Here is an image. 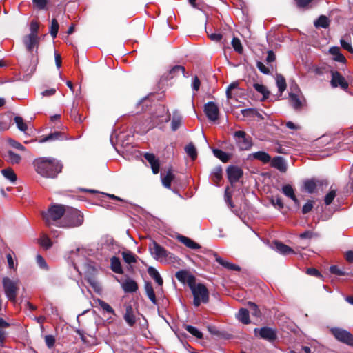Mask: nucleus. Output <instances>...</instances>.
I'll list each match as a JSON object with an SVG mask.
<instances>
[{
    "label": "nucleus",
    "instance_id": "nucleus-1",
    "mask_svg": "<svg viewBox=\"0 0 353 353\" xmlns=\"http://www.w3.org/2000/svg\"><path fill=\"white\" fill-rule=\"evenodd\" d=\"M33 165L36 172L46 178H55L61 172L62 164L52 157H39L36 159Z\"/></svg>",
    "mask_w": 353,
    "mask_h": 353
},
{
    "label": "nucleus",
    "instance_id": "nucleus-2",
    "mask_svg": "<svg viewBox=\"0 0 353 353\" xmlns=\"http://www.w3.org/2000/svg\"><path fill=\"white\" fill-rule=\"evenodd\" d=\"M83 223V215L77 209L67 207L65 215L59 224L60 228H75Z\"/></svg>",
    "mask_w": 353,
    "mask_h": 353
},
{
    "label": "nucleus",
    "instance_id": "nucleus-3",
    "mask_svg": "<svg viewBox=\"0 0 353 353\" xmlns=\"http://www.w3.org/2000/svg\"><path fill=\"white\" fill-rule=\"evenodd\" d=\"M67 207L59 205H52L46 212H42V217L48 225H54L59 227V224L63 218Z\"/></svg>",
    "mask_w": 353,
    "mask_h": 353
},
{
    "label": "nucleus",
    "instance_id": "nucleus-4",
    "mask_svg": "<svg viewBox=\"0 0 353 353\" xmlns=\"http://www.w3.org/2000/svg\"><path fill=\"white\" fill-rule=\"evenodd\" d=\"M190 288L194 296L193 304L194 306L198 307L201 303L208 302L209 292L203 284L194 283Z\"/></svg>",
    "mask_w": 353,
    "mask_h": 353
},
{
    "label": "nucleus",
    "instance_id": "nucleus-5",
    "mask_svg": "<svg viewBox=\"0 0 353 353\" xmlns=\"http://www.w3.org/2000/svg\"><path fill=\"white\" fill-rule=\"evenodd\" d=\"M2 285L6 296L10 301L14 302L20 287L19 280L3 277L2 279Z\"/></svg>",
    "mask_w": 353,
    "mask_h": 353
},
{
    "label": "nucleus",
    "instance_id": "nucleus-6",
    "mask_svg": "<svg viewBox=\"0 0 353 353\" xmlns=\"http://www.w3.org/2000/svg\"><path fill=\"white\" fill-rule=\"evenodd\" d=\"M234 137L240 150H247L251 148L252 145V139L244 131H236Z\"/></svg>",
    "mask_w": 353,
    "mask_h": 353
},
{
    "label": "nucleus",
    "instance_id": "nucleus-7",
    "mask_svg": "<svg viewBox=\"0 0 353 353\" xmlns=\"http://www.w3.org/2000/svg\"><path fill=\"white\" fill-rule=\"evenodd\" d=\"M149 250L154 258L161 261L165 260L170 254V253L168 252V251L164 248L161 246L154 241H152L150 243Z\"/></svg>",
    "mask_w": 353,
    "mask_h": 353
},
{
    "label": "nucleus",
    "instance_id": "nucleus-8",
    "mask_svg": "<svg viewBox=\"0 0 353 353\" xmlns=\"http://www.w3.org/2000/svg\"><path fill=\"white\" fill-rule=\"evenodd\" d=\"M331 332L337 340L349 345H353V335L350 332L336 327L332 328Z\"/></svg>",
    "mask_w": 353,
    "mask_h": 353
},
{
    "label": "nucleus",
    "instance_id": "nucleus-9",
    "mask_svg": "<svg viewBox=\"0 0 353 353\" xmlns=\"http://www.w3.org/2000/svg\"><path fill=\"white\" fill-rule=\"evenodd\" d=\"M204 112L210 121H216L218 120L219 109L214 102L210 101L205 104Z\"/></svg>",
    "mask_w": 353,
    "mask_h": 353
},
{
    "label": "nucleus",
    "instance_id": "nucleus-10",
    "mask_svg": "<svg viewBox=\"0 0 353 353\" xmlns=\"http://www.w3.org/2000/svg\"><path fill=\"white\" fill-rule=\"evenodd\" d=\"M332 79L330 81L331 85L333 88L340 87L343 90L348 88V83L345 78L337 71H331Z\"/></svg>",
    "mask_w": 353,
    "mask_h": 353
},
{
    "label": "nucleus",
    "instance_id": "nucleus-11",
    "mask_svg": "<svg viewBox=\"0 0 353 353\" xmlns=\"http://www.w3.org/2000/svg\"><path fill=\"white\" fill-rule=\"evenodd\" d=\"M176 278L181 283L187 284L189 288L196 283V279L194 275L186 270H180L175 274Z\"/></svg>",
    "mask_w": 353,
    "mask_h": 353
},
{
    "label": "nucleus",
    "instance_id": "nucleus-12",
    "mask_svg": "<svg viewBox=\"0 0 353 353\" xmlns=\"http://www.w3.org/2000/svg\"><path fill=\"white\" fill-rule=\"evenodd\" d=\"M228 177L230 183H233L239 181L243 175L242 170L234 165L229 166L227 169Z\"/></svg>",
    "mask_w": 353,
    "mask_h": 353
},
{
    "label": "nucleus",
    "instance_id": "nucleus-13",
    "mask_svg": "<svg viewBox=\"0 0 353 353\" xmlns=\"http://www.w3.org/2000/svg\"><path fill=\"white\" fill-rule=\"evenodd\" d=\"M39 41L38 36L33 35V34H29L23 39V43L29 52H32L35 47L37 48Z\"/></svg>",
    "mask_w": 353,
    "mask_h": 353
},
{
    "label": "nucleus",
    "instance_id": "nucleus-14",
    "mask_svg": "<svg viewBox=\"0 0 353 353\" xmlns=\"http://www.w3.org/2000/svg\"><path fill=\"white\" fill-rule=\"evenodd\" d=\"M144 157L150 163L152 172L155 174H157L159 171L160 165L159 160L156 158L154 154L147 152L144 154Z\"/></svg>",
    "mask_w": 353,
    "mask_h": 353
},
{
    "label": "nucleus",
    "instance_id": "nucleus-15",
    "mask_svg": "<svg viewBox=\"0 0 353 353\" xmlns=\"http://www.w3.org/2000/svg\"><path fill=\"white\" fill-rule=\"evenodd\" d=\"M323 185V181L318 179H308L304 181V189L309 194L313 193L316 187Z\"/></svg>",
    "mask_w": 353,
    "mask_h": 353
},
{
    "label": "nucleus",
    "instance_id": "nucleus-16",
    "mask_svg": "<svg viewBox=\"0 0 353 353\" xmlns=\"http://www.w3.org/2000/svg\"><path fill=\"white\" fill-rule=\"evenodd\" d=\"M213 256L216 262H218L221 265L224 267L226 269L233 271H239L240 270V267L237 265L232 263L223 259L221 258L216 253H214Z\"/></svg>",
    "mask_w": 353,
    "mask_h": 353
},
{
    "label": "nucleus",
    "instance_id": "nucleus-17",
    "mask_svg": "<svg viewBox=\"0 0 353 353\" xmlns=\"http://www.w3.org/2000/svg\"><path fill=\"white\" fill-rule=\"evenodd\" d=\"M180 74L185 77V68L181 65H174L169 70L168 73L165 74V77L166 79H172L179 76Z\"/></svg>",
    "mask_w": 353,
    "mask_h": 353
},
{
    "label": "nucleus",
    "instance_id": "nucleus-18",
    "mask_svg": "<svg viewBox=\"0 0 353 353\" xmlns=\"http://www.w3.org/2000/svg\"><path fill=\"white\" fill-rule=\"evenodd\" d=\"M123 291L126 293L135 292L138 290L137 283L132 279H128L121 283Z\"/></svg>",
    "mask_w": 353,
    "mask_h": 353
},
{
    "label": "nucleus",
    "instance_id": "nucleus-19",
    "mask_svg": "<svg viewBox=\"0 0 353 353\" xmlns=\"http://www.w3.org/2000/svg\"><path fill=\"white\" fill-rule=\"evenodd\" d=\"M65 138L64 134L60 132H54L53 133H50L48 135L40 139L38 142L39 143H43L48 141H53L57 140H63Z\"/></svg>",
    "mask_w": 353,
    "mask_h": 353
},
{
    "label": "nucleus",
    "instance_id": "nucleus-20",
    "mask_svg": "<svg viewBox=\"0 0 353 353\" xmlns=\"http://www.w3.org/2000/svg\"><path fill=\"white\" fill-rule=\"evenodd\" d=\"M274 250L283 255H288L294 253V250L290 247L279 241L274 242Z\"/></svg>",
    "mask_w": 353,
    "mask_h": 353
},
{
    "label": "nucleus",
    "instance_id": "nucleus-21",
    "mask_svg": "<svg viewBox=\"0 0 353 353\" xmlns=\"http://www.w3.org/2000/svg\"><path fill=\"white\" fill-rule=\"evenodd\" d=\"M272 165L281 172H285L287 170V163L281 157L274 158L272 161Z\"/></svg>",
    "mask_w": 353,
    "mask_h": 353
},
{
    "label": "nucleus",
    "instance_id": "nucleus-22",
    "mask_svg": "<svg viewBox=\"0 0 353 353\" xmlns=\"http://www.w3.org/2000/svg\"><path fill=\"white\" fill-rule=\"evenodd\" d=\"M259 336L264 339L272 341L276 339L274 331L270 327H262L259 330Z\"/></svg>",
    "mask_w": 353,
    "mask_h": 353
},
{
    "label": "nucleus",
    "instance_id": "nucleus-23",
    "mask_svg": "<svg viewBox=\"0 0 353 353\" xmlns=\"http://www.w3.org/2000/svg\"><path fill=\"white\" fill-rule=\"evenodd\" d=\"M329 52L333 56V59L336 61L345 63V57L341 53L340 48L337 46H334L330 48Z\"/></svg>",
    "mask_w": 353,
    "mask_h": 353
},
{
    "label": "nucleus",
    "instance_id": "nucleus-24",
    "mask_svg": "<svg viewBox=\"0 0 353 353\" xmlns=\"http://www.w3.org/2000/svg\"><path fill=\"white\" fill-rule=\"evenodd\" d=\"M161 181L163 185L166 188L170 189L171 187V183L174 179V174L172 173L171 169H169L165 176L161 174Z\"/></svg>",
    "mask_w": 353,
    "mask_h": 353
},
{
    "label": "nucleus",
    "instance_id": "nucleus-25",
    "mask_svg": "<svg viewBox=\"0 0 353 353\" xmlns=\"http://www.w3.org/2000/svg\"><path fill=\"white\" fill-rule=\"evenodd\" d=\"M282 192L288 197L290 198L296 205L299 204V201L296 199L294 191L292 185L288 184L282 188Z\"/></svg>",
    "mask_w": 353,
    "mask_h": 353
},
{
    "label": "nucleus",
    "instance_id": "nucleus-26",
    "mask_svg": "<svg viewBox=\"0 0 353 353\" xmlns=\"http://www.w3.org/2000/svg\"><path fill=\"white\" fill-rule=\"evenodd\" d=\"M124 319L130 326H132L135 323V317L133 314V310L130 305H128L125 308Z\"/></svg>",
    "mask_w": 353,
    "mask_h": 353
},
{
    "label": "nucleus",
    "instance_id": "nucleus-27",
    "mask_svg": "<svg viewBox=\"0 0 353 353\" xmlns=\"http://www.w3.org/2000/svg\"><path fill=\"white\" fill-rule=\"evenodd\" d=\"M179 241L183 243L186 247L192 249V250H196L201 248V246L194 241H192L191 239L184 236H180L179 237Z\"/></svg>",
    "mask_w": 353,
    "mask_h": 353
},
{
    "label": "nucleus",
    "instance_id": "nucleus-28",
    "mask_svg": "<svg viewBox=\"0 0 353 353\" xmlns=\"http://www.w3.org/2000/svg\"><path fill=\"white\" fill-rule=\"evenodd\" d=\"M236 317L239 321L244 324H248L250 322L248 309L241 308L236 314Z\"/></svg>",
    "mask_w": 353,
    "mask_h": 353
},
{
    "label": "nucleus",
    "instance_id": "nucleus-29",
    "mask_svg": "<svg viewBox=\"0 0 353 353\" xmlns=\"http://www.w3.org/2000/svg\"><path fill=\"white\" fill-rule=\"evenodd\" d=\"M181 123H182V117L177 112H174L173 117H172V121H171L172 130V131L177 130L180 128Z\"/></svg>",
    "mask_w": 353,
    "mask_h": 353
},
{
    "label": "nucleus",
    "instance_id": "nucleus-30",
    "mask_svg": "<svg viewBox=\"0 0 353 353\" xmlns=\"http://www.w3.org/2000/svg\"><path fill=\"white\" fill-rule=\"evenodd\" d=\"M145 293L149 299L154 303H157L156 296L154 292L153 287L150 282H145L144 285Z\"/></svg>",
    "mask_w": 353,
    "mask_h": 353
},
{
    "label": "nucleus",
    "instance_id": "nucleus-31",
    "mask_svg": "<svg viewBox=\"0 0 353 353\" xmlns=\"http://www.w3.org/2000/svg\"><path fill=\"white\" fill-rule=\"evenodd\" d=\"M111 270L117 274H123V269L121 268L120 260L118 257L113 256L110 259Z\"/></svg>",
    "mask_w": 353,
    "mask_h": 353
},
{
    "label": "nucleus",
    "instance_id": "nucleus-32",
    "mask_svg": "<svg viewBox=\"0 0 353 353\" xmlns=\"http://www.w3.org/2000/svg\"><path fill=\"white\" fill-rule=\"evenodd\" d=\"M251 156L254 159H258L264 163H268L271 160V157L267 152L263 151L254 152Z\"/></svg>",
    "mask_w": 353,
    "mask_h": 353
},
{
    "label": "nucleus",
    "instance_id": "nucleus-33",
    "mask_svg": "<svg viewBox=\"0 0 353 353\" xmlns=\"http://www.w3.org/2000/svg\"><path fill=\"white\" fill-rule=\"evenodd\" d=\"M314 25L316 28H327L330 25V20L326 16L321 15L314 22Z\"/></svg>",
    "mask_w": 353,
    "mask_h": 353
},
{
    "label": "nucleus",
    "instance_id": "nucleus-34",
    "mask_svg": "<svg viewBox=\"0 0 353 353\" xmlns=\"http://www.w3.org/2000/svg\"><path fill=\"white\" fill-rule=\"evenodd\" d=\"M211 178L213 182L218 185L222 178V168L221 167L214 168L211 173Z\"/></svg>",
    "mask_w": 353,
    "mask_h": 353
},
{
    "label": "nucleus",
    "instance_id": "nucleus-35",
    "mask_svg": "<svg viewBox=\"0 0 353 353\" xmlns=\"http://www.w3.org/2000/svg\"><path fill=\"white\" fill-rule=\"evenodd\" d=\"M95 302L98 303L99 306L103 310V311L115 315L114 309L104 301L97 299L95 300Z\"/></svg>",
    "mask_w": 353,
    "mask_h": 353
},
{
    "label": "nucleus",
    "instance_id": "nucleus-36",
    "mask_svg": "<svg viewBox=\"0 0 353 353\" xmlns=\"http://www.w3.org/2000/svg\"><path fill=\"white\" fill-rule=\"evenodd\" d=\"M148 274L151 277H152L154 279V281L158 283L159 285H163V279L155 268L150 267L148 268Z\"/></svg>",
    "mask_w": 353,
    "mask_h": 353
},
{
    "label": "nucleus",
    "instance_id": "nucleus-37",
    "mask_svg": "<svg viewBox=\"0 0 353 353\" xmlns=\"http://www.w3.org/2000/svg\"><path fill=\"white\" fill-rule=\"evenodd\" d=\"M1 173L5 178L10 181L11 182H15L17 180V176L14 171L11 168H6L1 170Z\"/></svg>",
    "mask_w": 353,
    "mask_h": 353
},
{
    "label": "nucleus",
    "instance_id": "nucleus-38",
    "mask_svg": "<svg viewBox=\"0 0 353 353\" xmlns=\"http://www.w3.org/2000/svg\"><path fill=\"white\" fill-rule=\"evenodd\" d=\"M336 195V190L330 188L329 192L324 197V203L326 205H330Z\"/></svg>",
    "mask_w": 353,
    "mask_h": 353
},
{
    "label": "nucleus",
    "instance_id": "nucleus-39",
    "mask_svg": "<svg viewBox=\"0 0 353 353\" xmlns=\"http://www.w3.org/2000/svg\"><path fill=\"white\" fill-rule=\"evenodd\" d=\"M185 152L192 159L194 160L197 157V151L195 146L192 143H189L185 148Z\"/></svg>",
    "mask_w": 353,
    "mask_h": 353
},
{
    "label": "nucleus",
    "instance_id": "nucleus-40",
    "mask_svg": "<svg viewBox=\"0 0 353 353\" xmlns=\"http://www.w3.org/2000/svg\"><path fill=\"white\" fill-rule=\"evenodd\" d=\"M276 81L279 91L282 93L286 89L285 79L281 74H277Z\"/></svg>",
    "mask_w": 353,
    "mask_h": 353
},
{
    "label": "nucleus",
    "instance_id": "nucleus-41",
    "mask_svg": "<svg viewBox=\"0 0 353 353\" xmlns=\"http://www.w3.org/2000/svg\"><path fill=\"white\" fill-rule=\"evenodd\" d=\"M122 256L124 261L128 264L136 262V256L130 251L123 252Z\"/></svg>",
    "mask_w": 353,
    "mask_h": 353
},
{
    "label": "nucleus",
    "instance_id": "nucleus-42",
    "mask_svg": "<svg viewBox=\"0 0 353 353\" xmlns=\"http://www.w3.org/2000/svg\"><path fill=\"white\" fill-rule=\"evenodd\" d=\"M212 152L214 155L223 162H227L229 160V155L226 152L219 149H213Z\"/></svg>",
    "mask_w": 353,
    "mask_h": 353
},
{
    "label": "nucleus",
    "instance_id": "nucleus-43",
    "mask_svg": "<svg viewBox=\"0 0 353 353\" xmlns=\"http://www.w3.org/2000/svg\"><path fill=\"white\" fill-rule=\"evenodd\" d=\"M290 101L292 106L295 109H298L301 107V101L296 94H290Z\"/></svg>",
    "mask_w": 353,
    "mask_h": 353
},
{
    "label": "nucleus",
    "instance_id": "nucleus-44",
    "mask_svg": "<svg viewBox=\"0 0 353 353\" xmlns=\"http://www.w3.org/2000/svg\"><path fill=\"white\" fill-rule=\"evenodd\" d=\"M7 158L12 164L18 163L21 161V157L11 150L8 151Z\"/></svg>",
    "mask_w": 353,
    "mask_h": 353
},
{
    "label": "nucleus",
    "instance_id": "nucleus-45",
    "mask_svg": "<svg viewBox=\"0 0 353 353\" xmlns=\"http://www.w3.org/2000/svg\"><path fill=\"white\" fill-rule=\"evenodd\" d=\"M248 305L249 307V313H251L252 316L256 317H259L261 316V312L258 308V306L254 303L248 302Z\"/></svg>",
    "mask_w": 353,
    "mask_h": 353
},
{
    "label": "nucleus",
    "instance_id": "nucleus-46",
    "mask_svg": "<svg viewBox=\"0 0 353 353\" xmlns=\"http://www.w3.org/2000/svg\"><path fill=\"white\" fill-rule=\"evenodd\" d=\"M253 86L257 92L263 94V99H267L268 97L270 92L263 85L254 83Z\"/></svg>",
    "mask_w": 353,
    "mask_h": 353
},
{
    "label": "nucleus",
    "instance_id": "nucleus-47",
    "mask_svg": "<svg viewBox=\"0 0 353 353\" xmlns=\"http://www.w3.org/2000/svg\"><path fill=\"white\" fill-rule=\"evenodd\" d=\"M59 30V23L55 19H53L51 21V25L50 27V33L52 38H55L57 35Z\"/></svg>",
    "mask_w": 353,
    "mask_h": 353
},
{
    "label": "nucleus",
    "instance_id": "nucleus-48",
    "mask_svg": "<svg viewBox=\"0 0 353 353\" xmlns=\"http://www.w3.org/2000/svg\"><path fill=\"white\" fill-rule=\"evenodd\" d=\"M185 330L192 334L193 336H196L198 339H201L203 337V334L195 327L192 325H185Z\"/></svg>",
    "mask_w": 353,
    "mask_h": 353
},
{
    "label": "nucleus",
    "instance_id": "nucleus-49",
    "mask_svg": "<svg viewBox=\"0 0 353 353\" xmlns=\"http://www.w3.org/2000/svg\"><path fill=\"white\" fill-rule=\"evenodd\" d=\"M232 46L234 50L238 53L241 54L243 52V46L241 45V41L238 38L234 37L232 39Z\"/></svg>",
    "mask_w": 353,
    "mask_h": 353
},
{
    "label": "nucleus",
    "instance_id": "nucleus-50",
    "mask_svg": "<svg viewBox=\"0 0 353 353\" xmlns=\"http://www.w3.org/2000/svg\"><path fill=\"white\" fill-rule=\"evenodd\" d=\"M14 121L19 130L25 132L27 130V125L26 123H24L23 119L21 117H15Z\"/></svg>",
    "mask_w": 353,
    "mask_h": 353
},
{
    "label": "nucleus",
    "instance_id": "nucleus-51",
    "mask_svg": "<svg viewBox=\"0 0 353 353\" xmlns=\"http://www.w3.org/2000/svg\"><path fill=\"white\" fill-rule=\"evenodd\" d=\"M40 245L43 248L48 249L52 246V242L46 235H43L40 239Z\"/></svg>",
    "mask_w": 353,
    "mask_h": 353
},
{
    "label": "nucleus",
    "instance_id": "nucleus-52",
    "mask_svg": "<svg viewBox=\"0 0 353 353\" xmlns=\"http://www.w3.org/2000/svg\"><path fill=\"white\" fill-rule=\"evenodd\" d=\"M36 261L40 268L43 270H48V267L45 259L39 254L36 257Z\"/></svg>",
    "mask_w": 353,
    "mask_h": 353
},
{
    "label": "nucleus",
    "instance_id": "nucleus-53",
    "mask_svg": "<svg viewBox=\"0 0 353 353\" xmlns=\"http://www.w3.org/2000/svg\"><path fill=\"white\" fill-rule=\"evenodd\" d=\"M8 143L10 146H12L14 148H16L19 150L24 151L25 147L23 146L19 142L14 140V139H9Z\"/></svg>",
    "mask_w": 353,
    "mask_h": 353
},
{
    "label": "nucleus",
    "instance_id": "nucleus-54",
    "mask_svg": "<svg viewBox=\"0 0 353 353\" xmlns=\"http://www.w3.org/2000/svg\"><path fill=\"white\" fill-rule=\"evenodd\" d=\"M314 203V201H311V200L308 201L303 206V208H302L303 214H307V213L310 212L312 210V209L313 208Z\"/></svg>",
    "mask_w": 353,
    "mask_h": 353
},
{
    "label": "nucleus",
    "instance_id": "nucleus-55",
    "mask_svg": "<svg viewBox=\"0 0 353 353\" xmlns=\"http://www.w3.org/2000/svg\"><path fill=\"white\" fill-rule=\"evenodd\" d=\"M271 202L274 207H276L279 209L283 208V203L282 199L279 196L273 197L271 200Z\"/></svg>",
    "mask_w": 353,
    "mask_h": 353
},
{
    "label": "nucleus",
    "instance_id": "nucleus-56",
    "mask_svg": "<svg viewBox=\"0 0 353 353\" xmlns=\"http://www.w3.org/2000/svg\"><path fill=\"white\" fill-rule=\"evenodd\" d=\"M340 43H341V45L343 48H344L345 50H347L350 53H353V48H352V46H351L350 42L345 41L343 39H341L340 40Z\"/></svg>",
    "mask_w": 353,
    "mask_h": 353
},
{
    "label": "nucleus",
    "instance_id": "nucleus-57",
    "mask_svg": "<svg viewBox=\"0 0 353 353\" xmlns=\"http://www.w3.org/2000/svg\"><path fill=\"white\" fill-rule=\"evenodd\" d=\"M88 282L95 291L99 292L101 290L99 283L97 281H96L94 279H93V278L88 279Z\"/></svg>",
    "mask_w": 353,
    "mask_h": 353
},
{
    "label": "nucleus",
    "instance_id": "nucleus-58",
    "mask_svg": "<svg viewBox=\"0 0 353 353\" xmlns=\"http://www.w3.org/2000/svg\"><path fill=\"white\" fill-rule=\"evenodd\" d=\"M314 236H317V234L314 233L312 231H310V230L305 231L304 232L300 234V235H299V237L303 239H310Z\"/></svg>",
    "mask_w": 353,
    "mask_h": 353
},
{
    "label": "nucleus",
    "instance_id": "nucleus-59",
    "mask_svg": "<svg viewBox=\"0 0 353 353\" xmlns=\"http://www.w3.org/2000/svg\"><path fill=\"white\" fill-rule=\"evenodd\" d=\"M34 6L39 9H44L47 4V0H32Z\"/></svg>",
    "mask_w": 353,
    "mask_h": 353
},
{
    "label": "nucleus",
    "instance_id": "nucleus-60",
    "mask_svg": "<svg viewBox=\"0 0 353 353\" xmlns=\"http://www.w3.org/2000/svg\"><path fill=\"white\" fill-rule=\"evenodd\" d=\"M39 27V23L37 22L32 21L30 23V34H33V35L38 36L37 32H38Z\"/></svg>",
    "mask_w": 353,
    "mask_h": 353
},
{
    "label": "nucleus",
    "instance_id": "nucleus-61",
    "mask_svg": "<svg viewBox=\"0 0 353 353\" xmlns=\"http://www.w3.org/2000/svg\"><path fill=\"white\" fill-rule=\"evenodd\" d=\"M45 342L48 347H52L54 345L55 339L52 335H47L45 337Z\"/></svg>",
    "mask_w": 353,
    "mask_h": 353
},
{
    "label": "nucleus",
    "instance_id": "nucleus-62",
    "mask_svg": "<svg viewBox=\"0 0 353 353\" xmlns=\"http://www.w3.org/2000/svg\"><path fill=\"white\" fill-rule=\"evenodd\" d=\"M330 271L331 273L339 275V276H343L345 275V272L340 270L336 265H332L330 268Z\"/></svg>",
    "mask_w": 353,
    "mask_h": 353
},
{
    "label": "nucleus",
    "instance_id": "nucleus-63",
    "mask_svg": "<svg viewBox=\"0 0 353 353\" xmlns=\"http://www.w3.org/2000/svg\"><path fill=\"white\" fill-rule=\"evenodd\" d=\"M257 68L263 74H268L270 72V70L268 67H266L262 62H257L256 64Z\"/></svg>",
    "mask_w": 353,
    "mask_h": 353
},
{
    "label": "nucleus",
    "instance_id": "nucleus-64",
    "mask_svg": "<svg viewBox=\"0 0 353 353\" xmlns=\"http://www.w3.org/2000/svg\"><path fill=\"white\" fill-rule=\"evenodd\" d=\"M208 37L213 41L219 42L222 39L223 36L220 33H212L208 34Z\"/></svg>",
    "mask_w": 353,
    "mask_h": 353
}]
</instances>
